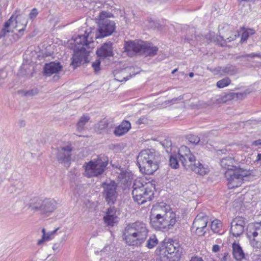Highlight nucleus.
Wrapping results in <instances>:
<instances>
[{
    "label": "nucleus",
    "instance_id": "nucleus-16",
    "mask_svg": "<svg viewBox=\"0 0 261 261\" xmlns=\"http://www.w3.org/2000/svg\"><path fill=\"white\" fill-rule=\"evenodd\" d=\"M117 216L116 215V208L114 206H111L107 209L106 215L103 217V221L108 227H113L117 223Z\"/></svg>",
    "mask_w": 261,
    "mask_h": 261
},
{
    "label": "nucleus",
    "instance_id": "nucleus-35",
    "mask_svg": "<svg viewBox=\"0 0 261 261\" xmlns=\"http://www.w3.org/2000/svg\"><path fill=\"white\" fill-rule=\"evenodd\" d=\"M144 194H141L140 196L133 197L135 201L138 202L139 204H142L147 201H150L152 199H146L144 196Z\"/></svg>",
    "mask_w": 261,
    "mask_h": 261
},
{
    "label": "nucleus",
    "instance_id": "nucleus-42",
    "mask_svg": "<svg viewBox=\"0 0 261 261\" xmlns=\"http://www.w3.org/2000/svg\"><path fill=\"white\" fill-rule=\"evenodd\" d=\"M250 244L253 248L257 249L261 248V241H257L255 239H252L250 240Z\"/></svg>",
    "mask_w": 261,
    "mask_h": 261
},
{
    "label": "nucleus",
    "instance_id": "nucleus-36",
    "mask_svg": "<svg viewBox=\"0 0 261 261\" xmlns=\"http://www.w3.org/2000/svg\"><path fill=\"white\" fill-rule=\"evenodd\" d=\"M188 141L192 144L196 145L200 142V138L197 136L189 135L188 136Z\"/></svg>",
    "mask_w": 261,
    "mask_h": 261
},
{
    "label": "nucleus",
    "instance_id": "nucleus-25",
    "mask_svg": "<svg viewBox=\"0 0 261 261\" xmlns=\"http://www.w3.org/2000/svg\"><path fill=\"white\" fill-rule=\"evenodd\" d=\"M142 55L145 56H154L157 53L158 48L156 46L151 47L149 44L144 41Z\"/></svg>",
    "mask_w": 261,
    "mask_h": 261
},
{
    "label": "nucleus",
    "instance_id": "nucleus-10",
    "mask_svg": "<svg viewBox=\"0 0 261 261\" xmlns=\"http://www.w3.org/2000/svg\"><path fill=\"white\" fill-rule=\"evenodd\" d=\"M101 187L103 189L102 195L106 202L110 206L113 205L118 196L117 184L115 181L111 180L110 182H102Z\"/></svg>",
    "mask_w": 261,
    "mask_h": 261
},
{
    "label": "nucleus",
    "instance_id": "nucleus-40",
    "mask_svg": "<svg viewBox=\"0 0 261 261\" xmlns=\"http://www.w3.org/2000/svg\"><path fill=\"white\" fill-rule=\"evenodd\" d=\"M100 63L101 61L99 59H97L95 62L92 63V66L95 72H97L100 70Z\"/></svg>",
    "mask_w": 261,
    "mask_h": 261
},
{
    "label": "nucleus",
    "instance_id": "nucleus-44",
    "mask_svg": "<svg viewBox=\"0 0 261 261\" xmlns=\"http://www.w3.org/2000/svg\"><path fill=\"white\" fill-rule=\"evenodd\" d=\"M249 227H251V228H252L254 230H256V231L258 232L259 230H260L261 223H255V224H250L249 225Z\"/></svg>",
    "mask_w": 261,
    "mask_h": 261
},
{
    "label": "nucleus",
    "instance_id": "nucleus-8",
    "mask_svg": "<svg viewBox=\"0 0 261 261\" xmlns=\"http://www.w3.org/2000/svg\"><path fill=\"white\" fill-rule=\"evenodd\" d=\"M250 175H251L250 171L240 167L233 170H226L224 172V177L229 189H233L241 186L244 180V178Z\"/></svg>",
    "mask_w": 261,
    "mask_h": 261
},
{
    "label": "nucleus",
    "instance_id": "nucleus-26",
    "mask_svg": "<svg viewBox=\"0 0 261 261\" xmlns=\"http://www.w3.org/2000/svg\"><path fill=\"white\" fill-rule=\"evenodd\" d=\"M222 223L221 221L218 219L214 220L211 223V229L214 233L219 234H222L223 232L222 230Z\"/></svg>",
    "mask_w": 261,
    "mask_h": 261
},
{
    "label": "nucleus",
    "instance_id": "nucleus-28",
    "mask_svg": "<svg viewBox=\"0 0 261 261\" xmlns=\"http://www.w3.org/2000/svg\"><path fill=\"white\" fill-rule=\"evenodd\" d=\"M222 71L226 74L232 75L238 72V70L234 66L228 64L222 68Z\"/></svg>",
    "mask_w": 261,
    "mask_h": 261
},
{
    "label": "nucleus",
    "instance_id": "nucleus-38",
    "mask_svg": "<svg viewBox=\"0 0 261 261\" xmlns=\"http://www.w3.org/2000/svg\"><path fill=\"white\" fill-rule=\"evenodd\" d=\"M22 93L25 96H32L38 93V90L37 88H35L28 91H23Z\"/></svg>",
    "mask_w": 261,
    "mask_h": 261
},
{
    "label": "nucleus",
    "instance_id": "nucleus-13",
    "mask_svg": "<svg viewBox=\"0 0 261 261\" xmlns=\"http://www.w3.org/2000/svg\"><path fill=\"white\" fill-rule=\"evenodd\" d=\"M144 41L141 40L125 41L124 49L129 56L133 57L137 55H141Z\"/></svg>",
    "mask_w": 261,
    "mask_h": 261
},
{
    "label": "nucleus",
    "instance_id": "nucleus-23",
    "mask_svg": "<svg viewBox=\"0 0 261 261\" xmlns=\"http://www.w3.org/2000/svg\"><path fill=\"white\" fill-rule=\"evenodd\" d=\"M232 254L237 260H241L245 257V253L239 244L236 242L232 244Z\"/></svg>",
    "mask_w": 261,
    "mask_h": 261
},
{
    "label": "nucleus",
    "instance_id": "nucleus-19",
    "mask_svg": "<svg viewBox=\"0 0 261 261\" xmlns=\"http://www.w3.org/2000/svg\"><path fill=\"white\" fill-rule=\"evenodd\" d=\"M16 18H14L13 15L7 20L4 25L3 28L0 31V39L5 37L10 32H13L14 29L17 27Z\"/></svg>",
    "mask_w": 261,
    "mask_h": 261
},
{
    "label": "nucleus",
    "instance_id": "nucleus-7",
    "mask_svg": "<svg viewBox=\"0 0 261 261\" xmlns=\"http://www.w3.org/2000/svg\"><path fill=\"white\" fill-rule=\"evenodd\" d=\"M109 159L105 155H100L97 160L91 161L84 165V175L88 177H97L101 175L108 165Z\"/></svg>",
    "mask_w": 261,
    "mask_h": 261
},
{
    "label": "nucleus",
    "instance_id": "nucleus-2",
    "mask_svg": "<svg viewBox=\"0 0 261 261\" xmlns=\"http://www.w3.org/2000/svg\"><path fill=\"white\" fill-rule=\"evenodd\" d=\"M160 158L159 152L153 149L142 150L137 158L140 172L145 174H152L159 168Z\"/></svg>",
    "mask_w": 261,
    "mask_h": 261
},
{
    "label": "nucleus",
    "instance_id": "nucleus-12",
    "mask_svg": "<svg viewBox=\"0 0 261 261\" xmlns=\"http://www.w3.org/2000/svg\"><path fill=\"white\" fill-rule=\"evenodd\" d=\"M151 187H149L147 184L144 185L140 181H136L133 186L132 191L133 197L140 196L141 194H144L146 199H152L153 196V192L152 190V185L150 184Z\"/></svg>",
    "mask_w": 261,
    "mask_h": 261
},
{
    "label": "nucleus",
    "instance_id": "nucleus-9",
    "mask_svg": "<svg viewBox=\"0 0 261 261\" xmlns=\"http://www.w3.org/2000/svg\"><path fill=\"white\" fill-rule=\"evenodd\" d=\"M57 202L53 199L35 198L31 200L29 207L41 215L48 216L57 208Z\"/></svg>",
    "mask_w": 261,
    "mask_h": 261
},
{
    "label": "nucleus",
    "instance_id": "nucleus-52",
    "mask_svg": "<svg viewBox=\"0 0 261 261\" xmlns=\"http://www.w3.org/2000/svg\"><path fill=\"white\" fill-rule=\"evenodd\" d=\"M227 151V149L226 148H222L221 149H218L217 150V152L218 154H225Z\"/></svg>",
    "mask_w": 261,
    "mask_h": 261
},
{
    "label": "nucleus",
    "instance_id": "nucleus-59",
    "mask_svg": "<svg viewBox=\"0 0 261 261\" xmlns=\"http://www.w3.org/2000/svg\"><path fill=\"white\" fill-rule=\"evenodd\" d=\"M189 75L190 77H193L194 76V73L193 72H190L189 74Z\"/></svg>",
    "mask_w": 261,
    "mask_h": 261
},
{
    "label": "nucleus",
    "instance_id": "nucleus-34",
    "mask_svg": "<svg viewBox=\"0 0 261 261\" xmlns=\"http://www.w3.org/2000/svg\"><path fill=\"white\" fill-rule=\"evenodd\" d=\"M230 83V79L229 77H226L218 81L217 83V86L219 88H223L228 86Z\"/></svg>",
    "mask_w": 261,
    "mask_h": 261
},
{
    "label": "nucleus",
    "instance_id": "nucleus-61",
    "mask_svg": "<svg viewBox=\"0 0 261 261\" xmlns=\"http://www.w3.org/2000/svg\"><path fill=\"white\" fill-rule=\"evenodd\" d=\"M49 261H55V259H50Z\"/></svg>",
    "mask_w": 261,
    "mask_h": 261
},
{
    "label": "nucleus",
    "instance_id": "nucleus-37",
    "mask_svg": "<svg viewBox=\"0 0 261 261\" xmlns=\"http://www.w3.org/2000/svg\"><path fill=\"white\" fill-rule=\"evenodd\" d=\"M258 234V233L257 231L249 227V229L247 232V235L250 240L252 239H254V238L257 237Z\"/></svg>",
    "mask_w": 261,
    "mask_h": 261
},
{
    "label": "nucleus",
    "instance_id": "nucleus-41",
    "mask_svg": "<svg viewBox=\"0 0 261 261\" xmlns=\"http://www.w3.org/2000/svg\"><path fill=\"white\" fill-rule=\"evenodd\" d=\"M245 57H250L252 58H254L255 57H257L261 59V54L260 53H252L251 54H246L242 56H240L238 58H245Z\"/></svg>",
    "mask_w": 261,
    "mask_h": 261
},
{
    "label": "nucleus",
    "instance_id": "nucleus-6",
    "mask_svg": "<svg viewBox=\"0 0 261 261\" xmlns=\"http://www.w3.org/2000/svg\"><path fill=\"white\" fill-rule=\"evenodd\" d=\"M113 16L111 13H108L102 11L100 13V19L99 21L98 27L95 32L91 30L85 31L91 32L94 34L93 39L103 38L111 35L116 30V23L114 21L108 19Z\"/></svg>",
    "mask_w": 261,
    "mask_h": 261
},
{
    "label": "nucleus",
    "instance_id": "nucleus-27",
    "mask_svg": "<svg viewBox=\"0 0 261 261\" xmlns=\"http://www.w3.org/2000/svg\"><path fill=\"white\" fill-rule=\"evenodd\" d=\"M159 243V241L155 235H152L147 240L145 246L148 249H152Z\"/></svg>",
    "mask_w": 261,
    "mask_h": 261
},
{
    "label": "nucleus",
    "instance_id": "nucleus-31",
    "mask_svg": "<svg viewBox=\"0 0 261 261\" xmlns=\"http://www.w3.org/2000/svg\"><path fill=\"white\" fill-rule=\"evenodd\" d=\"M249 93L248 90L242 93H231L228 94V97L229 99H243Z\"/></svg>",
    "mask_w": 261,
    "mask_h": 261
},
{
    "label": "nucleus",
    "instance_id": "nucleus-1",
    "mask_svg": "<svg viewBox=\"0 0 261 261\" xmlns=\"http://www.w3.org/2000/svg\"><path fill=\"white\" fill-rule=\"evenodd\" d=\"M148 230L146 224L136 221L128 224L123 233V240L129 246H141L148 236Z\"/></svg>",
    "mask_w": 261,
    "mask_h": 261
},
{
    "label": "nucleus",
    "instance_id": "nucleus-11",
    "mask_svg": "<svg viewBox=\"0 0 261 261\" xmlns=\"http://www.w3.org/2000/svg\"><path fill=\"white\" fill-rule=\"evenodd\" d=\"M178 243L176 241L169 239L166 242L165 240L156 249L155 253L160 256L161 258L167 257L168 258V255L174 253L176 250L178 251Z\"/></svg>",
    "mask_w": 261,
    "mask_h": 261
},
{
    "label": "nucleus",
    "instance_id": "nucleus-47",
    "mask_svg": "<svg viewBox=\"0 0 261 261\" xmlns=\"http://www.w3.org/2000/svg\"><path fill=\"white\" fill-rule=\"evenodd\" d=\"M42 232L43 233V235L42 236L41 239L38 241L37 244L40 245L42 244L44 242V239L45 238V229L44 228H43L42 229Z\"/></svg>",
    "mask_w": 261,
    "mask_h": 261
},
{
    "label": "nucleus",
    "instance_id": "nucleus-39",
    "mask_svg": "<svg viewBox=\"0 0 261 261\" xmlns=\"http://www.w3.org/2000/svg\"><path fill=\"white\" fill-rule=\"evenodd\" d=\"M118 177L124 180V181H127L130 179L129 173L126 171H122L118 176Z\"/></svg>",
    "mask_w": 261,
    "mask_h": 261
},
{
    "label": "nucleus",
    "instance_id": "nucleus-56",
    "mask_svg": "<svg viewBox=\"0 0 261 261\" xmlns=\"http://www.w3.org/2000/svg\"><path fill=\"white\" fill-rule=\"evenodd\" d=\"M256 160L258 161H260L261 162V153L260 154H258Z\"/></svg>",
    "mask_w": 261,
    "mask_h": 261
},
{
    "label": "nucleus",
    "instance_id": "nucleus-33",
    "mask_svg": "<svg viewBox=\"0 0 261 261\" xmlns=\"http://www.w3.org/2000/svg\"><path fill=\"white\" fill-rule=\"evenodd\" d=\"M169 163L170 166L174 169L178 167V160L176 154H172V153L170 155Z\"/></svg>",
    "mask_w": 261,
    "mask_h": 261
},
{
    "label": "nucleus",
    "instance_id": "nucleus-4",
    "mask_svg": "<svg viewBox=\"0 0 261 261\" xmlns=\"http://www.w3.org/2000/svg\"><path fill=\"white\" fill-rule=\"evenodd\" d=\"M178 157L181 164L186 169H189L200 175H204L209 170L199 161H196L195 156L190 149L186 146H181L178 149Z\"/></svg>",
    "mask_w": 261,
    "mask_h": 261
},
{
    "label": "nucleus",
    "instance_id": "nucleus-50",
    "mask_svg": "<svg viewBox=\"0 0 261 261\" xmlns=\"http://www.w3.org/2000/svg\"><path fill=\"white\" fill-rule=\"evenodd\" d=\"M228 256H229L228 253H227V252L224 253L223 257L220 258L221 261H226L227 260Z\"/></svg>",
    "mask_w": 261,
    "mask_h": 261
},
{
    "label": "nucleus",
    "instance_id": "nucleus-29",
    "mask_svg": "<svg viewBox=\"0 0 261 261\" xmlns=\"http://www.w3.org/2000/svg\"><path fill=\"white\" fill-rule=\"evenodd\" d=\"M242 30L244 31L242 33L241 39V42L242 43L246 41L250 35H253L255 33V30L252 29H245L243 28Z\"/></svg>",
    "mask_w": 261,
    "mask_h": 261
},
{
    "label": "nucleus",
    "instance_id": "nucleus-21",
    "mask_svg": "<svg viewBox=\"0 0 261 261\" xmlns=\"http://www.w3.org/2000/svg\"><path fill=\"white\" fill-rule=\"evenodd\" d=\"M130 128V123L127 120H124L115 128L114 134L117 137L122 136L127 133Z\"/></svg>",
    "mask_w": 261,
    "mask_h": 261
},
{
    "label": "nucleus",
    "instance_id": "nucleus-57",
    "mask_svg": "<svg viewBox=\"0 0 261 261\" xmlns=\"http://www.w3.org/2000/svg\"><path fill=\"white\" fill-rule=\"evenodd\" d=\"M25 26H26V24H25V25L24 27H23V28L22 29L18 30V32L19 33H20L21 31H23L25 29Z\"/></svg>",
    "mask_w": 261,
    "mask_h": 261
},
{
    "label": "nucleus",
    "instance_id": "nucleus-32",
    "mask_svg": "<svg viewBox=\"0 0 261 261\" xmlns=\"http://www.w3.org/2000/svg\"><path fill=\"white\" fill-rule=\"evenodd\" d=\"M161 144L168 154L172 153V144L170 139H165L161 142Z\"/></svg>",
    "mask_w": 261,
    "mask_h": 261
},
{
    "label": "nucleus",
    "instance_id": "nucleus-14",
    "mask_svg": "<svg viewBox=\"0 0 261 261\" xmlns=\"http://www.w3.org/2000/svg\"><path fill=\"white\" fill-rule=\"evenodd\" d=\"M72 150V147L69 145L58 149L56 153L58 161L63 163L65 166L69 167L70 164Z\"/></svg>",
    "mask_w": 261,
    "mask_h": 261
},
{
    "label": "nucleus",
    "instance_id": "nucleus-60",
    "mask_svg": "<svg viewBox=\"0 0 261 261\" xmlns=\"http://www.w3.org/2000/svg\"><path fill=\"white\" fill-rule=\"evenodd\" d=\"M177 71V69H175L173 70L172 71V74L175 73Z\"/></svg>",
    "mask_w": 261,
    "mask_h": 261
},
{
    "label": "nucleus",
    "instance_id": "nucleus-46",
    "mask_svg": "<svg viewBox=\"0 0 261 261\" xmlns=\"http://www.w3.org/2000/svg\"><path fill=\"white\" fill-rule=\"evenodd\" d=\"M147 118L144 116H142L137 121L136 123L140 125L142 124H145V123H147Z\"/></svg>",
    "mask_w": 261,
    "mask_h": 261
},
{
    "label": "nucleus",
    "instance_id": "nucleus-49",
    "mask_svg": "<svg viewBox=\"0 0 261 261\" xmlns=\"http://www.w3.org/2000/svg\"><path fill=\"white\" fill-rule=\"evenodd\" d=\"M57 231V229L53 231L50 234H46L45 238L44 239V241L49 240L50 239V236L51 235L53 234L56 231Z\"/></svg>",
    "mask_w": 261,
    "mask_h": 261
},
{
    "label": "nucleus",
    "instance_id": "nucleus-22",
    "mask_svg": "<svg viewBox=\"0 0 261 261\" xmlns=\"http://www.w3.org/2000/svg\"><path fill=\"white\" fill-rule=\"evenodd\" d=\"M237 162L233 158L230 156H227L223 158L220 160V164L221 167L226 170H233V169L237 168L236 164Z\"/></svg>",
    "mask_w": 261,
    "mask_h": 261
},
{
    "label": "nucleus",
    "instance_id": "nucleus-62",
    "mask_svg": "<svg viewBox=\"0 0 261 261\" xmlns=\"http://www.w3.org/2000/svg\"><path fill=\"white\" fill-rule=\"evenodd\" d=\"M220 37L222 38V40H224V38H223V37L220 36Z\"/></svg>",
    "mask_w": 261,
    "mask_h": 261
},
{
    "label": "nucleus",
    "instance_id": "nucleus-48",
    "mask_svg": "<svg viewBox=\"0 0 261 261\" xmlns=\"http://www.w3.org/2000/svg\"><path fill=\"white\" fill-rule=\"evenodd\" d=\"M220 249V246L218 245H214L212 247V251L213 252H218L219 251Z\"/></svg>",
    "mask_w": 261,
    "mask_h": 261
},
{
    "label": "nucleus",
    "instance_id": "nucleus-30",
    "mask_svg": "<svg viewBox=\"0 0 261 261\" xmlns=\"http://www.w3.org/2000/svg\"><path fill=\"white\" fill-rule=\"evenodd\" d=\"M90 117L86 115H83L77 123V129L79 130H81L83 129L84 125L89 121Z\"/></svg>",
    "mask_w": 261,
    "mask_h": 261
},
{
    "label": "nucleus",
    "instance_id": "nucleus-55",
    "mask_svg": "<svg viewBox=\"0 0 261 261\" xmlns=\"http://www.w3.org/2000/svg\"><path fill=\"white\" fill-rule=\"evenodd\" d=\"M53 249L54 250H57L58 249V244H54V246H53Z\"/></svg>",
    "mask_w": 261,
    "mask_h": 261
},
{
    "label": "nucleus",
    "instance_id": "nucleus-18",
    "mask_svg": "<svg viewBox=\"0 0 261 261\" xmlns=\"http://www.w3.org/2000/svg\"><path fill=\"white\" fill-rule=\"evenodd\" d=\"M113 43L110 41L103 43L96 50L97 56L103 58L113 56Z\"/></svg>",
    "mask_w": 261,
    "mask_h": 261
},
{
    "label": "nucleus",
    "instance_id": "nucleus-58",
    "mask_svg": "<svg viewBox=\"0 0 261 261\" xmlns=\"http://www.w3.org/2000/svg\"><path fill=\"white\" fill-rule=\"evenodd\" d=\"M128 79H128V78H127V77H123V81H127ZM117 80H118V81H121V82H122V81H123V80H118V79H117Z\"/></svg>",
    "mask_w": 261,
    "mask_h": 261
},
{
    "label": "nucleus",
    "instance_id": "nucleus-51",
    "mask_svg": "<svg viewBox=\"0 0 261 261\" xmlns=\"http://www.w3.org/2000/svg\"><path fill=\"white\" fill-rule=\"evenodd\" d=\"M252 145L254 146L261 145V139L255 140L252 142Z\"/></svg>",
    "mask_w": 261,
    "mask_h": 261
},
{
    "label": "nucleus",
    "instance_id": "nucleus-3",
    "mask_svg": "<svg viewBox=\"0 0 261 261\" xmlns=\"http://www.w3.org/2000/svg\"><path fill=\"white\" fill-rule=\"evenodd\" d=\"M94 34L91 32L85 31L83 35H79L74 39L75 43L74 54L72 58L71 65L74 69L80 66L83 61H86L87 57L85 54L86 48H89L93 43Z\"/></svg>",
    "mask_w": 261,
    "mask_h": 261
},
{
    "label": "nucleus",
    "instance_id": "nucleus-43",
    "mask_svg": "<svg viewBox=\"0 0 261 261\" xmlns=\"http://www.w3.org/2000/svg\"><path fill=\"white\" fill-rule=\"evenodd\" d=\"M183 98H184L183 96L180 95L178 97L172 98L170 100H166L164 101V103L165 105H167L169 103H171V104L175 103L177 102V101L182 100V99H183Z\"/></svg>",
    "mask_w": 261,
    "mask_h": 261
},
{
    "label": "nucleus",
    "instance_id": "nucleus-54",
    "mask_svg": "<svg viewBox=\"0 0 261 261\" xmlns=\"http://www.w3.org/2000/svg\"><path fill=\"white\" fill-rule=\"evenodd\" d=\"M236 38V36H234L232 37H230L227 38L226 40H227L228 42H230V41L233 40Z\"/></svg>",
    "mask_w": 261,
    "mask_h": 261
},
{
    "label": "nucleus",
    "instance_id": "nucleus-15",
    "mask_svg": "<svg viewBox=\"0 0 261 261\" xmlns=\"http://www.w3.org/2000/svg\"><path fill=\"white\" fill-rule=\"evenodd\" d=\"M246 224L245 219L241 216H238L232 219L231 222L230 231L234 237H239L242 234Z\"/></svg>",
    "mask_w": 261,
    "mask_h": 261
},
{
    "label": "nucleus",
    "instance_id": "nucleus-53",
    "mask_svg": "<svg viewBox=\"0 0 261 261\" xmlns=\"http://www.w3.org/2000/svg\"><path fill=\"white\" fill-rule=\"evenodd\" d=\"M255 261H261V254L256 255L254 258Z\"/></svg>",
    "mask_w": 261,
    "mask_h": 261
},
{
    "label": "nucleus",
    "instance_id": "nucleus-20",
    "mask_svg": "<svg viewBox=\"0 0 261 261\" xmlns=\"http://www.w3.org/2000/svg\"><path fill=\"white\" fill-rule=\"evenodd\" d=\"M62 68V66L59 62H51L46 63L43 68V73L46 76H50L54 73L60 71Z\"/></svg>",
    "mask_w": 261,
    "mask_h": 261
},
{
    "label": "nucleus",
    "instance_id": "nucleus-17",
    "mask_svg": "<svg viewBox=\"0 0 261 261\" xmlns=\"http://www.w3.org/2000/svg\"><path fill=\"white\" fill-rule=\"evenodd\" d=\"M207 217L203 213H200L196 217L193 223V227L196 228V231L199 233H202L203 229L206 227L207 224Z\"/></svg>",
    "mask_w": 261,
    "mask_h": 261
},
{
    "label": "nucleus",
    "instance_id": "nucleus-5",
    "mask_svg": "<svg viewBox=\"0 0 261 261\" xmlns=\"http://www.w3.org/2000/svg\"><path fill=\"white\" fill-rule=\"evenodd\" d=\"M177 222L176 214L169 210L162 211L159 214L150 216V224L155 229L167 231L171 229Z\"/></svg>",
    "mask_w": 261,
    "mask_h": 261
},
{
    "label": "nucleus",
    "instance_id": "nucleus-45",
    "mask_svg": "<svg viewBox=\"0 0 261 261\" xmlns=\"http://www.w3.org/2000/svg\"><path fill=\"white\" fill-rule=\"evenodd\" d=\"M38 12L37 9L36 8H33L31 10V11L29 14L30 18L32 19H34V18H35L37 16V15H38Z\"/></svg>",
    "mask_w": 261,
    "mask_h": 261
},
{
    "label": "nucleus",
    "instance_id": "nucleus-24",
    "mask_svg": "<svg viewBox=\"0 0 261 261\" xmlns=\"http://www.w3.org/2000/svg\"><path fill=\"white\" fill-rule=\"evenodd\" d=\"M109 127H112V124H110V123L108 119H103L95 124V130L97 133L101 134L107 129Z\"/></svg>",
    "mask_w": 261,
    "mask_h": 261
}]
</instances>
